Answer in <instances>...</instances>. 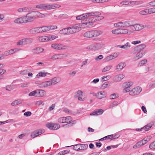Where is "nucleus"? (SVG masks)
<instances>
[{
    "mask_svg": "<svg viewBox=\"0 0 155 155\" xmlns=\"http://www.w3.org/2000/svg\"><path fill=\"white\" fill-rule=\"evenodd\" d=\"M112 67L111 65H110L105 67L102 70L103 72H105L106 71H109Z\"/></svg>",
    "mask_w": 155,
    "mask_h": 155,
    "instance_id": "58836bf2",
    "label": "nucleus"
},
{
    "mask_svg": "<svg viewBox=\"0 0 155 155\" xmlns=\"http://www.w3.org/2000/svg\"><path fill=\"white\" fill-rule=\"evenodd\" d=\"M112 32L114 34L117 35L120 34V28L112 30Z\"/></svg>",
    "mask_w": 155,
    "mask_h": 155,
    "instance_id": "09e8293b",
    "label": "nucleus"
},
{
    "mask_svg": "<svg viewBox=\"0 0 155 155\" xmlns=\"http://www.w3.org/2000/svg\"><path fill=\"white\" fill-rule=\"evenodd\" d=\"M68 32V28H63V29L61 30L59 32L61 34H64V35H68L69 33Z\"/></svg>",
    "mask_w": 155,
    "mask_h": 155,
    "instance_id": "2f4dec72",
    "label": "nucleus"
},
{
    "mask_svg": "<svg viewBox=\"0 0 155 155\" xmlns=\"http://www.w3.org/2000/svg\"><path fill=\"white\" fill-rule=\"evenodd\" d=\"M111 78V76L109 75H107L106 76L102 77L101 78V81L103 82L104 81H107L110 79Z\"/></svg>",
    "mask_w": 155,
    "mask_h": 155,
    "instance_id": "79ce46f5",
    "label": "nucleus"
},
{
    "mask_svg": "<svg viewBox=\"0 0 155 155\" xmlns=\"http://www.w3.org/2000/svg\"><path fill=\"white\" fill-rule=\"evenodd\" d=\"M61 79L58 77H56L51 79L50 82H51L52 84H55L60 81Z\"/></svg>",
    "mask_w": 155,
    "mask_h": 155,
    "instance_id": "f3484780",
    "label": "nucleus"
},
{
    "mask_svg": "<svg viewBox=\"0 0 155 155\" xmlns=\"http://www.w3.org/2000/svg\"><path fill=\"white\" fill-rule=\"evenodd\" d=\"M150 88H153L155 87V83L153 82H150L149 85Z\"/></svg>",
    "mask_w": 155,
    "mask_h": 155,
    "instance_id": "69168bd1",
    "label": "nucleus"
},
{
    "mask_svg": "<svg viewBox=\"0 0 155 155\" xmlns=\"http://www.w3.org/2000/svg\"><path fill=\"white\" fill-rule=\"evenodd\" d=\"M117 98V94L115 93L113 94L110 96V99H115Z\"/></svg>",
    "mask_w": 155,
    "mask_h": 155,
    "instance_id": "338daca9",
    "label": "nucleus"
},
{
    "mask_svg": "<svg viewBox=\"0 0 155 155\" xmlns=\"http://www.w3.org/2000/svg\"><path fill=\"white\" fill-rule=\"evenodd\" d=\"M65 120L66 121V123H70L72 120V118L71 116H68L66 117H65Z\"/></svg>",
    "mask_w": 155,
    "mask_h": 155,
    "instance_id": "de8ad7c7",
    "label": "nucleus"
},
{
    "mask_svg": "<svg viewBox=\"0 0 155 155\" xmlns=\"http://www.w3.org/2000/svg\"><path fill=\"white\" fill-rule=\"evenodd\" d=\"M144 145V143H143V142H142V141L141 140L139 141L135 145H134L133 147V148L135 149H137Z\"/></svg>",
    "mask_w": 155,
    "mask_h": 155,
    "instance_id": "c85d7f7f",
    "label": "nucleus"
},
{
    "mask_svg": "<svg viewBox=\"0 0 155 155\" xmlns=\"http://www.w3.org/2000/svg\"><path fill=\"white\" fill-rule=\"evenodd\" d=\"M147 10V9H146L143 10L139 12V14L140 15H146L147 14H148V11Z\"/></svg>",
    "mask_w": 155,
    "mask_h": 155,
    "instance_id": "ea45409f",
    "label": "nucleus"
},
{
    "mask_svg": "<svg viewBox=\"0 0 155 155\" xmlns=\"http://www.w3.org/2000/svg\"><path fill=\"white\" fill-rule=\"evenodd\" d=\"M32 40L31 38H27L22 39L17 42L18 45H24L31 43Z\"/></svg>",
    "mask_w": 155,
    "mask_h": 155,
    "instance_id": "423d86ee",
    "label": "nucleus"
},
{
    "mask_svg": "<svg viewBox=\"0 0 155 155\" xmlns=\"http://www.w3.org/2000/svg\"><path fill=\"white\" fill-rule=\"evenodd\" d=\"M51 47L55 49L58 50H62L66 48V47L63 46L61 44H53L51 45Z\"/></svg>",
    "mask_w": 155,
    "mask_h": 155,
    "instance_id": "1a4fd4ad",
    "label": "nucleus"
},
{
    "mask_svg": "<svg viewBox=\"0 0 155 155\" xmlns=\"http://www.w3.org/2000/svg\"><path fill=\"white\" fill-rule=\"evenodd\" d=\"M98 14H99V13H93L92 12L84 14L82 15L81 17L82 18V20H84L85 19H87V18L91 16H93L94 15H97Z\"/></svg>",
    "mask_w": 155,
    "mask_h": 155,
    "instance_id": "9d476101",
    "label": "nucleus"
},
{
    "mask_svg": "<svg viewBox=\"0 0 155 155\" xmlns=\"http://www.w3.org/2000/svg\"><path fill=\"white\" fill-rule=\"evenodd\" d=\"M150 140V138L148 137H146L144 139L142 140L141 141L143 142L144 144H146L149 140Z\"/></svg>",
    "mask_w": 155,
    "mask_h": 155,
    "instance_id": "4d7b16f0",
    "label": "nucleus"
},
{
    "mask_svg": "<svg viewBox=\"0 0 155 155\" xmlns=\"http://www.w3.org/2000/svg\"><path fill=\"white\" fill-rule=\"evenodd\" d=\"M154 124L153 122H151L143 127V129H144L145 131H148L151 128L152 126L154 125Z\"/></svg>",
    "mask_w": 155,
    "mask_h": 155,
    "instance_id": "412c9836",
    "label": "nucleus"
},
{
    "mask_svg": "<svg viewBox=\"0 0 155 155\" xmlns=\"http://www.w3.org/2000/svg\"><path fill=\"white\" fill-rule=\"evenodd\" d=\"M146 47L144 44L140 45L134 48V51L137 53L135 56L133 58V60L136 61L142 58L145 54L143 50Z\"/></svg>",
    "mask_w": 155,
    "mask_h": 155,
    "instance_id": "f257e3e1",
    "label": "nucleus"
},
{
    "mask_svg": "<svg viewBox=\"0 0 155 155\" xmlns=\"http://www.w3.org/2000/svg\"><path fill=\"white\" fill-rule=\"evenodd\" d=\"M46 94V92L43 90L39 89L37 90V94L38 95L36 96L38 97H43Z\"/></svg>",
    "mask_w": 155,
    "mask_h": 155,
    "instance_id": "dca6fc26",
    "label": "nucleus"
},
{
    "mask_svg": "<svg viewBox=\"0 0 155 155\" xmlns=\"http://www.w3.org/2000/svg\"><path fill=\"white\" fill-rule=\"evenodd\" d=\"M24 18L25 19L24 17H20L16 19L14 21L16 23H23L25 22Z\"/></svg>",
    "mask_w": 155,
    "mask_h": 155,
    "instance_id": "c756f323",
    "label": "nucleus"
},
{
    "mask_svg": "<svg viewBox=\"0 0 155 155\" xmlns=\"http://www.w3.org/2000/svg\"><path fill=\"white\" fill-rule=\"evenodd\" d=\"M112 83L110 82H108L104 83L101 86V88L103 89H105V88L108 87L111 85Z\"/></svg>",
    "mask_w": 155,
    "mask_h": 155,
    "instance_id": "72a5a7b5",
    "label": "nucleus"
},
{
    "mask_svg": "<svg viewBox=\"0 0 155 155\" xmlns=\"http://www.w3.org/2000/svg\"><path fill=\"white\" fill-rule=\"evenodd\" d=\"M132 85V83L130 82L124 83L123 85L124 88L123 90L124 93H126L130 92V87Z\"/></svg>",
    "mask_w": 155,
    "mask_h": 155,
    "instance_id": "6e6552de",
    "label": "nucleus"
},
{
    "mask_svg": "<svg viewBox=\"0 0 155 155\" xmlns=\"http://www.w3.org/2000/svg\"><path fill=\"white\" fill-rule=\"evenodd\" d=\"M147 10L148 11V14H150L151 13H155V8H148Z\"/></svg>",
    "mask_w": 155,
    "mask_h": 155,
    "instance_id": "c03bdc74",
    "label": "nucleus"
},
{
    "mask_svg": "<svg viewBox=\"0 0 155 155\" xmlns=\"http://www.w3.org/2000/svg\"><path fill=\"white\" fill-rule=\"evenodd\" d=\"M82 94H83V93L81 91H78L75 93V97H78V100L79 101H83L84 100V98L80 97V95Z\"/></svg>",
    "mask_w": 155,
    "mask_h": 155,
    "instance_id": "aec40b11",
    "label": "nucleus"
},
{
    "mask_svg": "<svg viewBox=\"0 0 155 155\" xmlns=\"http://www.w3.org/2000/svg\"><path fill=\"white\" fill-rule=\"evenodd\" d=\"M104 112L103 110L101 109H98L93 112L90 114L91 115H99L102 114Z\"/></svg>",
    "mask_w": 155,
    "mask_h": 155,
    "instance_id": "a211bd4d",
    "label": "nucleus"
},
{
    "mask_svg": "<svg viewBox=\"0 0 155 155\" xmlns=\"http://www.w3.org/2000/svg\"><path fill=\"white\" fill-rule=\"evenodd\" d=\"M58 121L59 123H65V117H62L58 119Z\"/></svg>",
    "mask_w": 155,
    "mask_h": 155,
    "instance_id": "8fccbe9b",
    "label": "nucleus"
},
{
    "mask_svg": "<svg viewBox=\"0 0 155 155\" xmlns=\"http://www.w3.org/2000/svg\"><path fill=\"white\" fill-rule=\"evenodd\" d=\"M120 3L123 5H130V1H124L121 2Z\"/></svg>",
    "mask_w": 155,
    "mask_h": 155,
    "instance_id": "e2e57ef3",
    "label": "nucleus"
},
{
    "mask_svg": "<svg viewBox=\"0 0 155 155\" xmlns=\"http://www.w3.org/2000/svg\"><path fill=\"white\" fill-rule=\"evenodd\" d=\"M130 27H131V28L132 30L137 31L140 30L144 28L143 26H141L139 25H133L132 24V25L130 26Z\"/></svg>",
    "mask_w": 155,
    "mask_h": 155,
    "instance_id": "2eb2a0df",
    "label": "nucleus"
},
{
    "mask_svg": "<svg viewBox=\"0 0 155 155\" xmlns=\"http://www.w3.org/2000/svg\"><path fill=\"white\" fill-rule=\"evenodd\" d=\"M96 95L98 98L101 99L105 97L106 96V94L104 91H101L98 92Z\"/></svg>",
    "mask_w": 155,
    "mask_h": 155,
    "instance_id": "6ab92c4d",
    "label": "nucleus"
},
{
    "mask_svg": "<svg viewBox=\"0 0 155 155\" xmlns=\"http://www.w3.org/2000/svg\"><path fill=\"white\" fill-rule=\"evenodd\" d=\"M116 57V56L115 57L114 55H110L109 56L107 57L106 58V60L107 61H109L112 59H113Z\"/></svg>",
    "mask_w": 155,
    "mask_h": 155,
    "instance_id": "5fc2aeb1",
    "label": "nucleus"
},
{
    "mask_svg": "<svg viewBox=\"0 0 155 155\" xmlns=\"http://www.w3.org/2000/svg\"><path fill=\"white\" fill-rule=\"evenodd\" d=\"M17 51V50L16 49H12L5 51L4 53V54L6 55H8L15 53Z\"/></svg>",
    "mask_w": 155,
    "mask_h": 155,
    "instance_id": "393cba45",
    "label": "nucleus"
},
{
    "mask_svg": "<svg viewBox=\"0 0 155 155\" xmlns=\"http://www.w3.org/2000/svg\"><path fill=\"white\" fill-rule=\"evenodd\" d=\"M47 127L49 129L52 130H57L60 127V125L58 124H48Z\"/></svg>",
    "mask_w": 155,
    "mask_h": 155,
    "instance_id": "9b49d317",
    "label": "nucleus"
},
{
    "mask_svg": "<svg viewBox=\"0 0 155 155\" xmlns=\"http://www.w3.org/2000/svg\"><path fill=\"white\" fill-rule=\"evenodd\" d=\"M60 7L61 6L59 5H46L45 4H42L37 5L36 6V8L42 9L50 10L55 8H58Z\"/></svg>",
    "mask_w": 155,
    "mask_h": 155,
    "instance_id": "f03ea898",
    "label": "nucleus"
},
{
    "mask_svg": "<svg viewBox=\"0 0 155 155\" xmlns=\"http://www.w3.org/2000/svg\"><path fill=\"white\" fill-rule=\"evenodd\" d=\"M126 66L125 62H120L119 63L116 67V70L118 71H121Z\"/></svg>",
    "mask_w": 155,
    "mask_h": 155,
    "instance_id": "4468645a",
    "label": "nucleus"
},
{
    "mask_svg": "<svg viewBox=\"0 0 155 155\" xmlns=\"http://www.w3.org/2000/svg\"><path fill=\"white\" fill-rule=\"evenodd\" d=\"M92 31H87L84 34V37L87 38H91L93 37Z\"/></svg>",
    "mask_w": 155,
    "mask_h": 155,
    "instance_id": "b1692460",
    "label": "nucleus"
},
{
    "mask_svg": "<svg viewBox=\"0 0 155 155\" xmlns=\"http://www.w3.org/2000/svg\"><path fill=\"white\" fill-rule=\"evenodd\" d=\"M70 152L69 150H66L62 151H61L58 153L57 155H63L67 153Z\"/></svg>",
    "mask_w": 155,
    "mask_h": 155,
    "instance_id": "a19ab883",
    "label": "nucleus"
},
{
    "mask_svg": "<svg viewBox=\"0 0 155 155\" xmlns=\"http://www.w3.org/2000/svg\"><path fill=\"white\" fill-rule=\"evenodd\" d=\"M22 103V102L21 101L19 100L15 101L11 103V105L14 106L16 105H18Z\"/></svg>",
    "mask_w": 155,
    "mask_h": 155,
    "instance_id": "4c0bfd02",
    "label": "nucleus"
},
{
    "mask_svg": "<svg viewBox=\"0 0 155 155\" xmlns=\"http://www.w3.org/2000/svg\"><path fill=\"white\" fill-rule=\"evenodd\" d=\"M150 148L152 149H155V141L152 142L149 146Z\"/></svg>",
    "mask_w": 155,
    "mask_h": 155,
    "instance_id": "bf43d9fd",
    "label": "nucleus"
},
{
    "mask_svg": "<svg viewBox=\"0 0 155 155\" xmlns=\"http://www.w3.org/2000/svg\"><path fill=\"white\" fill-rule=\"evenodd\" d=\"M49 74L48 73L39 72L36 76V77L39 78L40 77H45L47 74Z\"/></svg>",
    "mask_w": 155,
    "mask_h": 155,
    "instance_id": "7c9ffc66",
    "label": "nucleus"
},
{
    "mask_svg": "<svg viewBox=\"0 0 155 155\" xmlns=\"http://www.w3.org/2000/svg\"><path fill=\"white\" fill-rule=\"evenodd\" d=\"M131 47L129 43L127 42L126 44L123 45H119L118 47L125 50L128 49Z\"/></svg>",
    "mask_w": 155,
    "mask_h": 155,
    "instance_id": "bb28decb",
    "label": "nucleus"
},
{
    "mask_svg": "<svg viewBox=\"0 0 155 155\" xmlns=\"http://www.w3.org/2000/svg\"><path fill=\"white\" fill-rule=\"evenodd\" d=\"M131 25L132 23L130 21H122L114 24V26L115 27L127 28Z\"/></svg>",
    "mask_w": 155,
    "mask_h": 155,
    "instance_id": "7ed1b4c3",
    "label": "nucleus"
},
{
    "mask_svg": "<svg viewBox=\"0 0 155 155\" xmlns=\"http://www.w3.org/2000/svg\"><path fill=\"white\" fill-rule=\"evenodd\" d=\"M80 150H84L87 149L88 147L87 144H80Z\"/></svg>",
    "mask_w": 155,
    "mask_h": 155,
    "instance_id": "473e14b6",
    "label": "nucleus"
},
{
    "mask_svg": "<svg viewBox=\"0 0 155 155\" xmlns=\"http://www.w3.org/2000/svg\"><path fill=\"white\" fill-rule=\"evenodd\" d=\"M44 84L45 87H47L52 85L51 82H50V81H45L44 82Z\"/></svg>",
    "mask_w": 155,
    "mask_h": 155,
    "instance_id": "49530a36",
    "label": "nucleus"
},
{
    "mask_svg": "<svg viewBox=\"0 0 155 155\" xmlns=\"http://www.w3.org/2000/svg\"><path fill=\"white\" fill-rule=\"evenodd\" d=\"M47 36L38 37L37 38V40L39 41L44 42L48 41Z\"/></svg>",
    "mask_w": 155,
    "mask_h": 155,
    "instance_id": "a878e982",
    "label": "nucleus"
},
{
    "mask_svg": "<svg viewBox=\"0 0 155 155\" xmlns=\"http://www.w3.org/2000/svg\"><path fill=\"white\" fill-rule=\"evenodd\" d=\"M69 34H71L78 32L81 30V28L78 24L68 28Z\"/></svg>",
    "mask_w": 155,
    "mask_h": 155,
    "instance_id": "20e7f679",
    "label": "nucleus"
},
{
    "mask_svg": "<svg viewBox=\"0 0 155 155\" xmlns=\"http://www.w3.org/2000/svg\"><path fill=\"white\" fill-rule=\"evenodd\" d=\"M36 17L37 16L39 18H43L45 17V15L38 12H35Z\"/></svg>",
    "mask_w": 155,
    "mask_h": 155,
    "instance_id": "a18cd8bd",
    "label": "nucleus"
},
{
    "mask_svg": "<svg viewBox=\"0 0 155 155\" xmlns=\"http://www.w3.org/2000/svg\"><path fill=\"white\" fill-rule=\"evenodd\" d=\"M57 36L55 35H49L47 36V39L48 41H51L54 39L55 38H58Z\"/></svg>",
    "mask_w": 155,
    "mask_h": 155,
    "instance_id": "e433bc0d",
    "label": "nucleus"
},
{
    "mask_svg": "<svg viewBox=\"0 0 155 155\" xmlns=\"http://www.w3.org/2000/svg\"><path fill=\"white\" fill-rule=\"evenodd\" d=\"M36 28V33L42 32L41 27H38Z\"/></svg>",
    "mask_w": 155,
    "mask_h": 155,
    "instance_id": "13d9d810",
    "label": "nucleus"
},
{
    "mask_svg": "<svg viewBox=\"0 0 155 155\" xmlns=\"http://www.w3.org/2000/svg\"><path fill=\"white\" fill-rule=\"evenodd\" d=\"M24 18L26 19V22H30L33 21L36 18L35 12H32L28 14Z\"/></svg>",
    "mask_w": 155,
    "mask_h": 155,
    "instance_id": "39448f33",
    "label": "nucleus"
},
{
    "mask_svg": "<svg viewBox=\"0 0 155 155\" xmlns=\"http://www.w3.org/2000/svg\"><path fill=\"white\" fill-rule=\"evenodd\" d=\"M15 122L14 120L13 119L8 120L5 121H0V125L4 124L6 123H8L10 122Z\"/></svg>",
    "mask_w": 155,
    "mask_h": 155,
    "instance_id": "3c124183",
    "label": "nucleus"
},
{
    "mask_svg": "<svg viewBox=\"0 0 155 155\" xmlns=\"http://www.w3.org/2000/svg\"><path fill=\"white\" fill-rule=\"evenodd\" d=\"M96 19L95 18V16L94 17H92L86 19V21L87 22L84 23V24H85V25H87L88 23L90 24V25H92L96 21Z\"/></svg>",
    "mask_w": 155,
    "mask_h": 155,
    "instance_id": "ddd939ff",
    "label": "nucleus"
},
{
    "mask_svg": "<svg viewBox=\"0 0 155 155\" xmlns=\"http://www.w3.org/2000/svg\"><path fill=\"white\" fill-rule=\"evenodd\" d=\"M93 37H95L99 36L102 33V32L101 30H93Z\"/></svg>",
    "mask_w": 155,
    "mask_h": 155,
    "instance_id": "4be33fe9",
    "label": "nucleus"
},
{
    "mask_svg": "<svg viewBox=\"0 0 155 155\" xmlns=\"http://www.w3.org/2000/svg\"><path fill=\"white\" fill-rule=\"evenodd\" d=\"M93 13H99L97 15H94V16H95V18L96 19V21H100L101 20L103 19L104 18L103 16H100V15H101V13L99 12H93Z\"/></svg>",
    "mask_w": 155,
    "mask_h": 155,
    "instance_id": "cd10ccee",
    "label": "nucleus"
},
{
    "mask_svg": "<svg viewBox=\"0 0 155 155\" xmlns=\"http://www.w3.org/2000/svg\"><path fill=\"white\" fill-rule=\"evenodd\" d=\"M120 34H128V30L127 29L120 28Z\"/></svg>",
    "mask_w": 155,
    "mask_h": 155,
    "instance_id": "f704fd0d",
    "label": "nucleus"
},
{
    "mask_svg": "<svg viewBox=\"0 0 155 155\" xmlns=\"http://www.w3.org/2000/svg\"><path fill=\"white\" fill-rule=\"evenodd\" d=\"M48 27H49V31L50 30H54L57 28V27L55 25L48 26Z\"/></svg>",
    "mask_w": 155,
    "mask_h": 155,
    "instance_id": "052dcab7",
    "label": "nucleus"
},
{
    "mask_svg": "<svg viewBox=\"0 0 155 155\" xmlns=\"http://www.w3.org/2000/svg\"><path fill=\"white\" fill-rule=\"evenodd\" d=\"M57 56L58 59L64 58L67 56L64 54H58Z\"/></svg>",
    "mask_w": 155,
    "mask_h": 155,
    "instance_id": "37998d69",
    "label": "nucleus"
},
{
    "mask_svg": "<svg viewBox=\"0 0 155 155\" xmlns=\"http://www.w3.org/2000/svg\"><path fill=\"white\" fill-rule=\"evenodd\" d=\"M118 103L117 101H114L110 104L109 106V108L112 109L114 107L118 105Z\"/></svg>",
    "mask_w": 155,
    "mask_h": 155,
    "instance_id": "c9c22d12",
    "label": "nucleus"
},
{
    "mask_svg": "<svg viewBox=\"0 0 155 155\" xmlns=\"http://www.w3.org/2000/svg\"><path fill=\"white\" fill-rule=\"evenodd\" d=\"M35 104L37 105H39L41 104L44 105V103L42 101L40 100L36 102V103H35Z\"/></svg>",
    "mask_w": 155,
    "mask_h": 155,
    "instance_id": "680f3d73",
    "label": "nucleus"
},
{
    "mask_svg": "<svg viewBox=\"0 0 155 155\" xmlns=\"http://www.w3.org/2000/svg\"><path fill=\"white\" fill-rule=\"evenodd\" d=\"M125 75L123 74H119L116 75L113 79V81L116 82L120 81L125 77Z\"/></svg>",
    "mask_w": 155,
    "mask_h": 155,
    "instance_id": "f8f14e48",
    "label": "nucleus"
},
{
    "mask_svg": "<svg viewBox=\"0 0 155 155\" xmlns=\"http://www.w3.org/2000/svg\"><path fill=\"white\" fill-rule=\"evenodd\" d=\"M80 144L74 145L73 147V149L76 150H80Z\"/></svg>",
    "mask_w": 155,
    "mask_h": 155,
    "instance_id": "864d4df0",
    "label": "nucleus"
},
{
    "mask_svg": "<svg viewBox=\"0 0 155 155\" xmlns=\"http://www.w3.org/2000/svg\"><path fill=\"white\" fill-rule=\"evenodd\" d=\"M5 89L8 91H10L13 89V87L12 85H9L6 87Z\"/></svg>",
    "mask_w": 155,
    "mask_h": 155,
    "instance_id": "0e129e2a",
    "label": "nucleus"
},
{
    "mask_svg": "<svg viewBox=\"0 0 155 155\" xmlns=\"http://www.w3.org/2000/svg\"><path fill=\"white\" fill-rule=\"evenodd\" d=\"M142 89L140 87H137L130 91L129 94L133 96L139 94L141 92Z\"/></svg>",
    "mask_w": 155,
    "mask_h": 155,
    "instance_id": "0eeeda50",
    "label": "nucleus"
},
{
    "mask_svg": "<svg viewBox=\"0 0 155 155\" xmlns=\"http://www.w3.org/2000/svg\"><path fill=\"white\" fill-rule=\"evenodd\" d=\"M44 49L41 48H36L32 50V52L35 54H39L42 52Z\"/></svg>",
    "mask_w": 155,
    "mask_h": 155,
    "instance_id": "5701e85b",
    "label": "nucleus"
},
{
    "mask_svg": "<svg viewBox=\"0 0 155 155\" xmlns=\"http://www.w3.org/2000/svg\"><path fill=\"white\" fill-rule=\"evenodd\" d=\"M39 135L37 130L33 132L31 135L33 138H35Z\"/></svg>",
    "mask_w": 155,
    "mask_h": 155,
    "instance_id": "6e6d98bb",
    "label": "nucleus"
},
{
    "mask_svg": "<svg viewBox=\"0 0 155 155\" xmlns=\"http://www.w3.org/2000/svg\"><path fill=\"white\" fill-rule=\"evenodd\" d=\"M31 115V113L30 111H27L24 114V115L26 117H28Z\"/></svg>",
    "mask_w": 155,
    "mask_h": 155,
    "instance_id": "774afa93",
    "label": "nucleus"
},
{
    "mask_svg": "<svg viewBox=\"0 0 155 155\" xmlns=\"http://www.w3.org/2000/svg\"><path fill=\"white\" fill-rule=\"evenodd\" d=\"M41 27L42 32L49 31V27H48V26H44Z\"/></svg>",
    "mask_w": 155,
    "mask_h": 155,
    "instance_id": "603ef678",
    "label": "nucleus"
}]
</instances>
